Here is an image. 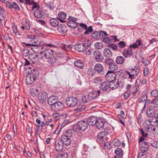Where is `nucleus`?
I'll use <instances>...</instances> for the list:
<instances>
[{"label": "nucleus", "instance_id": "nucleus-16", "mask_svg": "<svg viewBox=\"0 0 158 158\" xmlns=\"http://www.w3.org/2000/svg\"><path fill=\"white\" fill-rule=\"evenodd\" d=\"M97 118L94 116L90 117L87 118V122L88 125L90 126H93L95 125L97 122Z\"/></svg>", "mask_w": 158, "mask_h": 158}, {"label": "nucleus", "instance_id": "nucleus-27", "mask_svg": "<svg viewBox=\"0 0 158 158\" xmlns=\"http://www.w3.org/2000/svg\"><path fill=\"white\" fill-rule=\"evenodd\" d=\"M97 97V94L95 92L93 91L89 93L87 95V100L88 101L94 99Z\"/></svg>", "mask_w": 158, "mask_h": 158}, {"label": "nucleus", "instance_id": "nucleus-57", "mask_svg": "<svg viewBox=\"0 0 158 158\" xmlns=\"http://www.w3.org/2000/svg\"><path fill=\"white\" fill-rule=\"evenodd\" d=\"M137 158H147V156L144 153L139 152Z\"/></svg>", "mask_w": 158, "mask_h": 158}, {"label": "nucleus", "instance_id": "nucleus-23", "mask_svg": "<svg viewBox=\"0 0 158 158\" xmlns=\"http://www.w3.org/2000/svg\"><path fill=\"white\" fill-rule=\"evenodd\" d=\"M123 54L126 58L130 57L132 55V49L131 48H129L124 50L123 52Z\"/></svg>", "mask_w": 158, "mask_h": 158}, {"label": "nucleus", "instance_id": "nucleus-21", "mask_svg": "<svg viewBox=\"0 0 158 158\" xmlns=\"http://www.w3.org/2000/svg\"><path fill=\"white\" fill-rule=\"evenodd\" d=\"M109 84L110 85V88L113 89H117L119 85V81H111L109 82Z\"/></svg>", "mask_w": 158, "mask_h": 158}, {"label": "nucleus", "instance_id": "nucleus-7", "mask_svg": "<svg viewBox=\"0 0 158 158\" xmlns=\"http://www.w3.org/2000/svg\"><path fill=\"white\" fill-rule=\"evenodd\" d=\"M48 98V94L44 91L40 92L38 96V98L39 102L41 104L46 101V99Z\"/></svg>", "mask_w": 158, "mask_h": 158}, {"label": "nucleus", "instance_id": "nucleus-10", "mask_svg": "<svg viewBox=\"0 0 158 158\" xmlns=\"http://www.w3.org/2000/svg\"><path fill=\"white\" fill-rule=\"evenodd\" d=\"M156 110L155 108L153 106H149L146 111L147 115L150 117H156Z\"/></svg>", "mask_w": 158, "mask_h": 158}, {"label": "nucleus", "instance_id": "nucleus-60", "mask_svg": "<svg viewBox=\"0 0 158 158\" xmlns=\"http://www.w3.org/2000/svg\"><path fill=\"white\" fill-rule=\"evenodd\" d=\"M102 43H96L94 44V46L96 49H100L102 47Z\"/></svg>", "mask_w": 158, "mask_h": 158}, {"label": "nucleus", "instance_id": "nucleus-41", "mask_svg": "<svg viewBox=\"0 0 158 158\" xmlns=\"http://www.w3.org/2000/svg\"><path fill=\"white\" fill-rule=\"evenodd\" d=\"M103 142L102 146L105 149H110L111 146L110 143L109 142L105 143V142Z\"/></svg>", "mask_w": 158, "mask_h": 158}, {"label": "nucleus", "instance_id": "nucleus-44", "mask_svg": "<svg viewBox=\"0 0 158 158\" xmlns=\"http://www.w3.org/2000/svg\"><path fill=\"white\" fill-rule=\"evenodd\" d=\"M99 32L100 34L99 35V36H100V38H101L102 40L104 37L108 35L106 32L105 31H99Z\"/></svg>", "mask_w": 158, "mask_h": 158}, {"label": "nucleus", "instance_id": "nucleus-13", "mask_svg": "<svg viewBox=\"0 0 158 158\" xmlns=\"http://www.w3.org/2000/svg\"><path fill=\"white\" fill-rule=\"evenodd\" d=\"M58 101V98L56 96L52 95L48 99V104L52 106L55 104Z\"/></svg>", "mask_w": 158, "mask_h": 158}, {"label": "nucleus", "instance_id": "nucleus-20", "mask_svg": "<svg viewBox=\"0 0 158 158\" xmlns=\"http://www.w3.org/2000/svg\"><path fill=\"white\" fill-rule=\"evenodd\" d=\"M100 89L104 91H106L110 88V85L109 84V82H104L100 84Z\"/></svg>", "mask_w": 158, "mask_h": 158}, {"label": "nucleus", "instance_id": "nucleus-30", "mask_svg": "<svg viewBox=\"0 0 158 158\" xmlns=\"http://www.w3.org/2000/svg\"><path fill=\"white\" fill-rule=\"evenodd\" d=\"M103 52L104 56L106 58H109L112 56V52L107 48H106L104 49Z\"/></svg>", "mask_w": 158, "mask_h": 158}, {"label": "nucleus", "instance_id": "nucleus-61", "mask_svg": "<svg viewBox=\"0 0 158 158\" xmlns=\"http://www.w3.org/2000/svg\"><path fill=\"white\" fill-rule=\"evenodd\" d=\"M61 48L64 50L67 51L69 49V45L64 44L61 46Z\"/></svg>", "mask_w": 158, "mask_h": 158}, {"label": "nucleus", "instance_id": "nucleus-17", "mask_svg": "<svg viewBox=\"0 0 158 158\" xmlns=\"http://www.w3.org/2000/svg\"><path fill=\"white\" fill-rule=\"evenodd\" d=\"M44 11L39 10L38 9L35 10L34 12V15L36 18H40L42 17L45 15Z\"/></svg>", "mask_w": 158, "mask_h": 158}, {"label": "nucleus", "instance_id": "nucleus-8", "mask_svg": "<svg viewBox=\"0 0 158 158\" xmlns=\"http://www.w3.org/2000/svg\"><path fill=\"white\" fill-rule=\"evenodd\" d=\"M116 77V74L114 73L110 72V70L108 71L106 76V79L109 82L115 81Z\"/></svg>", "mask_w": 158, "mask_h": 158}, {"label": "nucleus", "instance_id": "nucleus-63", "mask_svg": "<svg viewBox=\"0 0 158 158\" xmlns=\"http://www.w3.org/2000/svg\"><path fill=\"white\" fill-rule=\"evenodd\" d=\"M44 126H45V123L44 121H42L40 125H37V129L41 131L43 127Z\"/></svg>", "mask_w": 158, "mask_h": 158}, {"label": "nucleus", "instance_id": "nucleus-4", "mask_svg": "<svg viewBox=\"0 0 158 158\" xmlns=\"http://www.w3.org/2000/svg\"><path fill=\"white\" fill-rule=\"evenodd\" d=\"M38 76V74H35L32 73L28 74L26 77L25 82L27 85L33 83L35 81L36 78Z\"/></svg>", "mask_w": 158, "mask_h": 158}, {"label": "nucleus", "instance_id": "nucleus-11", "mask_svg": "<svg viewBox=\"0 0 158 158\" xmlns=\"http://www.w3.org/2000/svg\"><path fill=\"white\" fill-rule=\"evenodd\" d=\"M63 143L60 139H57L55 141V148L58 152H60L62 151L63 148H64V145L63 144Z\"/></svg>", "mask_w": 158, "mask_h": 158}, {"label": "nucleus", "instance_id": "nucleus-3", "mask_svg": "<svg viewBox=\"0 0 158 158\" xmlns=\"http://www.w3.org/2000/svg\"><path fill=\"white\" fill-rule=\"evenodd\" d=\"M69 130H67L64 133L61 138L60 140L64 145V148L65 150L68 151L69 149Z\"/></svg>", "mask_w": 158, "mask_h": 158}, {"label": "nucleus", "instance_id": "nucleus-24", "mask_svg": "<svg viewBox=\"0 0 158 158\" xmlns=\"http://www.w3.org/2000/svg\"><path fill=\"white\" fill-rule=\"evenodd\" d=\"M77 103V100L76 98L70 97V107H73L76 106Z\"/></svg>", "mask_w": 158, "mask_h": 158}, {"label": "nucleus", "instance_id": "nucleus-32", "mask_svg": "<svg viewBox=\"0 0 158 158\" xmlns=\"http://www.w3.org/2000/svg\"><path fill=\"white\" fill-rule=\"evenodd\" d=\"M109 68L110 69V72L114 73V72L116 71L118 69V66L114 62L109 67Z\"/></svg>", "mask_w": 158, "mask_h": 158}, {"label": "nucleus", "instance_id": "nucleus-59", "mask_svg": "<svg viewBox=\"0 0 158 158\" xmlns=\"http://www.w3.org/2000/svg\"><path fill=\"white\" fill-rule=\"evenodd\" d=\"M102 40L103 42L106 43L107 44L109 43L110 41V39L108 37H106V36L104 37L103 38Z\"/></svg>", "mask_w": 158, "mask_h": 158}, {"label": "nucleus", "instance_id": "nucleus-19", "mask_svg": "<svg viewBox=\"0 0 158 158\" xmlns=\"http://www.w3.org/2000/svg\"><path fill=\"white\" fill-rule=\"evenodd\" d=\"M58 19L60 21L61 23H64L65 22L64 20L66 19V14L63 12H60L58 14Z\"/></svg>", "mask_w": 158, "mask_h": 158}, {"label": "nucleus", "instance_id": "nucleus-35", "mask_svg": "<svg viewBox=\"0 0 158 158\" xmlns=\"http://www.w3.org/2000/svg\"><path fill=\"white\" fill-rule=\"evenodd\" d=\"M45 6L47 8L51 10H53L55 7L54 3L51 2L46 3Z\"/></svg>", "mask_w": 158, "mask_h": 158}, {"label": "nucleus", "instance_id": "nucleus-49", "mask_svg": "<svg viewBox=\"0 0 158 158\" xmlns=\"http://www.w3.org/2000/svg\"><path fill=\"white\" fill-rule=\"evenodd\" d=\"M118 45L120 48H122L126 46V44L124 41H120L118 43Z\"/></svg>", "mask_w": 158, "mask_h": 158}, {"label": "nucleus", "instance_id": "nucleus-42", "mask_svg": "<svg viewBox=\"0 0 158 158\" xmlns=\"http://www.w3.org/2000/svg\"><path fill=\"white\" fill-rule=\"evenodd\" d=\"M93 31V27L90 26L88 27H87V28L85 29V31L84 32V34H89V33H92Z\"/></svg>", "mask_w": 158, "mask_h": 158}, {"label": "nucleus", "instance_id": "nucleus-36", "mask_svg": "<svg viewBox=\"0 0 158 158\" xmlns=\"http://www.w3.org/2000/svg\"><path fill=\"white\" fill-rule=\"evenodd\" d=\"M31 95L34 97L39 94V90L36 88L31 89L30 91Z\"/></svg>", "mask_w": 158, "mask_h": 158}, {"label": "nucleus", "instance_id": "nucleus-55", "mask_svg": "<svg viewBox=\"0 0 158 158\" xmlns=\"http://www.w3.org/2000/svg\"><path fill=\"white\" fill-rule=\"evenodd\" d=\"M87 95L82 96L81 98V101L84 103H86L88 102H89V101H88V100H87Z\"/></svg>", "mask_w": 158, "mask_h": 158}, {"label": "nucleus", "instance_id": "nucleus-56", "mask_svg": "<svg viewBox=\"0 0 158 158\" xmlns=\"http://www.w3.org/2000/svg\"><path fill=\"white\" fill-rule=\"evenodd\" d=\"M152 103L154 106L156 108H158V99L155 98L152 101Z\"/></svg>", "mask_w": 158, "mask_h": 158}, {"label": "nucleus", "instance_id": "nucleus-48", "mask_svg": "<svg viewBox=\"0 0 158 158\" xmlns=\"http://www.w3.org/2000/svg\"><path fill=\"white\" fill-rule=\"evenodd\" d=\"M114 145L115 147H118L121 144V142L118 139H115L114 140Z\"/></svg>", "mask_w": 158, "mask_h": 158}, {"label": "nucleus", "instance_id": "nucleus-14", "mask_svg": "<svg viewBox=\"0 0 158 158\" xmlns=\"http://www.w3.org/2000/svg\"><path fill=\"white\" fill-rule=\"evenodd\" d=\"M93 54L96 61L99 62L102 61L103 59V57L99 51L98 50H95Z\"/></svg>", "mask_w": 158, "mask_h": 158}, {"label": "nucleus", "instance_id": "nucleus-62", "mask_svg": "<svg viewBox=\"0 0 158 158\" xmlns=\"http://www.w3.org/2000/svg\"><path fill=\"white\" fill-rule=\"evenodd\" d=\"M25 3L28 5H32L35 3V2L33 0H25Z\"/></svg>", "mask_w": 158, "mask_h": 158}, {"label": "nucleus", "instance_id": "nucleus-1", "mask_svg": "<svg viewBox=\"0 0 158 158\" xmlns=\"http://www.w3.org/2000/svg\"><path fill=\"white\" fill-rule=\"evenodd\" d=\"M37 48L41 49V51L38 52L37 54L35 55L32 60L35 58V57L37 58L39 60L44 61L46 59L48 60V61L52 65H55L58 61V59L53 54L54 50L42 46H36Z\"/></svg>", "mask_w": 158, "mask_h": 158}, {"label": "nucleus", "instance_id": "nucleus-37", "mask_svg": "<svg viewBox=\"0 0 158 158\" xmlns=\"http://www.w3.org/2000/svg\"><path fill=\"white\" fill-rule=\"evenodd\" d=\"M68 152H65L61 154H58L56 158H68Z\"/></svg>", "mask_w": 158, "mask_h": 158}, {"label": "nucleus", "instance_id": "nucleus-26", "mask_svg": "<svg viewBox=\"0 0 158 158\" xmlns=\"http://www.w3.org/2000/svg\"><path fill=\"white\" fill-rule=\"evenodd\" d=\"M58 19L52 18L49 21V23L53 27H56L58 26L59 22Z\"/></svg>", "mask_w": 158, "mask_h": 158}, {"label": "nucleus", "instance_id": "nucleus-34", "mask_svg": "<svg viewBox=\"0 0 158 158\" xmlns=\"http://www.w3.org/2000/svg\"><path fill=\"white\" fill-rule=\"evenodd\" d=\"M86 107L82 104L78 106L76 109H75L74 111L76 112H78L80 111H84L85 110Z\"/></svg>", "mask_w": 158, "mask_h": 158}, {"label": "nucleus", "instance_id": "nucleus-58", "mask_svg": "<svg viewBox=\"0 0 158 158\" xmlns=\"http://www.w3.org/2000/svg\"><path fill=\"white\" fill-rule=\"evenodd\" d=\"M151 95L153 97H157L158 96V91L156 89L152 90L151 91Z\"/></svg>", "mask_w": 158, "mask_h": 158}, {"label": "nucleus", "instance_id": "nucleus-25", "mask_svg": "<svg viewBox=\"0 0 158 158\" xmlns=\"http://www.w3.org/2000/svg\"><path fill=\"white\" fill-rule=\"evenodd\" d=\"M58 31L60 33L64 34L67 31V28L66 26H65L63 24H60L57 27V28Z\"/></svg>", "mask_w": 158, "mask_h": 158}, {"label": "nucleus", "instance_id": "nucleus-5", "mask_svg": "<svg viewBox=\"0 0 158 158\" xmlns=\"http://www.w3.org/2000/svg\"><path fill=\"white\" fill-rule=\"evenodd\" d=\"M104 124L105 122L104 119L99 118H98L95 125H96V127L98 129L102 128L104 130L107 131L108 130L107 128L106 127H105Z\"/></svg>", "mask_w": 158, "mask_h": 158}, {"label": "nucleus", "instance_id": "nucleus-47", "mask_svg": "<svg viewBox=\"0 0 158 158\" xmlns=\"http://www.w3.org/2000/svg\"><path fill=\"white\" fill-rule=\"evenodd\" d=\"M93 52V51L92 49H87L85 50V51L84 53L87 56H90L91 55V53Z\"/></svg>", "mask_w": 158, "mask_h": 158}, {"label": "nucleus", "instance_id": "nucleus-50", "mask_svg": "<svg viewBox=\"0 0 158 158\" xmlns=\"http://www.w3.org/2000/svg\"><path fill=\"white\" fill-rule=\"evenodd\" d=\"M78 26V23L76 22H70V27L72 28H76Z\"/></svg>", "mask_w": 158, "mask_h": 158}, {"label": "nucleus", "instance_id": "nucleus-28", "mask_svg": "<svg viewBox=\"0 0 158 158\" xmlns=\"http://www.w3.org/2000/svg\"><path fill=\"white\" fill-rule=\"evenodd\" d=\"M114 152L116 155L115 156H118V157L120 158H122L123 152L121 148H117L115 150Z\"/></svg>", "mask_w": 158, "mask_h": 158}, {"label": "nucleus", "instance_id": "nucleus-39", "mask_svg": "<svg viewBox=\"0 0 158 158\" xmlns=\"http://www.w3.org/2000/svg\"><path fill=\"white\" fill-rule=\"evenodd\" d=\"M114 62L113 60L111 58H108L105 60V64L109 66V67Z\"/></svg>", "mask_w": 158, "mask_h": 158}, {"label": "nucleus", "instance_id": "nucleus-53", "mask_svg": "<svg viewBox=\"0 0 158 158\" xmlns=\"http://www.w3.org/2000/svg\"><path fill=\"white\" fill-rule=\"evenodd\" d=\"M29 51L27 49H24L22 52V54L23 56H27L29 55Z\"/></svg>", "mask_w": 158, "mask_h": 158}, {"label": "nucleus", "instance_id": "nucleus-52", "mask_svg": "<svg viewBox=\"0 0 158 158\" xmlns=\"http://www.w3.org/2000/svg\"><path fill=\"white\" fill-rule=\"evenodd\" d=\"M138 87V84H137L136 82L135 85L132 88V89L133 90V92L132 93L133 95H134L135 92L137 91Z\"/></svg>", "mask_w": 158, "mask_h": 158}, {"label": "nucleus", "instance_id": "nucleus-54", "mask_svg": "<svg viewBox=\"0 0 158 158\" xmlns=\"http://www.w3.org/2000/svg\"><path fill=\"white\" fill-rule=\"evenodd\" d=\"M56 56L59 58H61L64 56V54L61 52L58 51L56 53Z\"/></svg>", "mask_w": 158, "mask_h": 158}, {"label": "nucleus", "instance_id": "nucleus-15", "mask_svg": "<svg viewBox=\"0 0 158 158\" xmlns=\"http://www.w3.org/2000/svg\"><path fill=\"white\" fill-rule=\"evenodd\" d=\"M88 45L85 42L79 44L75 45V48L78 52H83L86 49L85 47Z\"/></svg>", "mask_w": 158, "mask_h": 158}, {"label": "nucleus", "instance_id": "nucleus-9", "mask_svg": "<svg viewBox=\"0 0 158 158\" xmlns=\"http://www.w3.org/2000/svg\"><path fill=\"white\" fill-rule=\"evenodd\" d=\"M64 108V105L60 102H57L52 107V109L54 111H61Z\"/></svg>", "mask_w": 158, "mask_h": 158}, {"label": "nucleus", "instance_id": "nucleus-38", "mask_svg": "<svg viewBox=\"0 0 158 158\" xmlns=\"http://www.w3.org/2000/svg\"><path fill=\"white\" fill-rule=\"evenodd\" d=\"M12 27L13 29V34L14 35L17 36L21 35L19 34L17 29L16 26L14 24H13L12 25Z\"/></svg>", "mask_w": 158, "mask_h": 158}, {"label": "nucleus", "instance_id": "nucleus-12", "mask_svg": "<svg viewBox=\"0 0 158 158\" xmlns=\"http://www.w3.org/2000/svg\"><path fill=\"white\" fill-rule=\"evenodd\" d=\"M6 6L10 9L14 8L15 10L18 11L20 10V8L18 4L15 2H13L12 3H10L8 1L6 2Z\"/></svg>", "mask_w": 158, "mask_h": 158}, {"label": "nucleus", "instance_id": "nucleus-2", "mask_svg": "<svg viewBox=\"0 0 158 158\" xmlns=\"http://www.w3.org/2000/svg\"><path fill=\"white\" fill-rule=\"evenodd\" d=\"M88 123L85 121L81 120L78 122L77 125H72L70 127V131H72L79 132L80 131H84L88 127Z\"/></svg>", "mask_w": 158, "mask_h": 158}, {"label": "nucleus", "instance_id": "nucleus-31", "mask_svg": "<svg viewBox=\"0 0 158 158\" xmlns=\"http://www.w3.org/2000/svg\"><path fill=\"white\" fill-rule=\"evenodd\" d=\"M74 64L75 66L80 69H83L84 68V66L80 60H78L75 61L74 62Z\"/></svg>", "mask_w": 158, "mask_h": 158}, {"label": "nucleus", "instance_id": "nucleus-18", "mask_svg": "<svg viewBox=\"0 0 158 158\" xmlns=\"http://www.w3.org/2000/svg\"><path fill=\"white\" fill-rule=\"evenodd\" d=\"M149 147V145L147 142L145 141H143L142 142V146L139 148V149L141 151L140 152L144 153V152H147L148 149Z\"/></svg>", "mask_w": 158, "mask_h": 158}, {"label": "nucleus", "instance_id": "nucleus-22", "mask_svg": "<svg viewBox=\"0 0 158 158\" xmlns=\"http://www.w3.org/2000/svg\"><path fill=\"white\" fill-rule=\"evenodd\" d=\"M108 135V133L106 131H102L98 133L97 135V138L101 141H103L105 137Z\"/></svg>", "mask_w": 158, "mask_h": 158}, {"label": "nucleus", "instance_id": "nucleus-40", "mask_svg": "<svg viewBox=\"0 0 158 158\" xmlns=\"http://www.w3.org/2000/svg\"><path fill=\"white\" fill-rule=\"evenodd\" d=\"M100 34L99 32L95 31L91 35L92 37L95 39H100Z\"/></svg>", "mask_w": 158, "mask_h": 158}, {"label": "nucleus", "instance_id": "nucleus-51", "mask_svg": "<svg viewBox=\"0 0 158 158\" xmlns=\"http://www.w3.org/2000/svg\"><path fill=\"white\" fill-rule=\"evenodd\" d=\"M156 117H151V118H149L148 119L146 120V121L148 123L150 122H157L158 120L156 118Z\"/></svg>", "mask_w": 158, "mask_h": 158}, {"label": "nucleus", "instance_id": "nucleus-45", "mask_svg": "<svg viewBox=\"0 0 158 158\" xmlns=\"http://www.w3.org/2000/svg\"><path fill=\"white\" fill-rule=\"evenodd\" d=\"M107 47L114 50H117L118 48V46L114 44H109L107 45Z\"/></svg>", "mask_w": 158, "mask_h": 158}, {"label": "nucleus", "instance_id": "nucleus-64", "mask_svg": "<svg viewBox=\"0 0 158 158\" xmlns=\"http://www.w3.org/2000/svg\"><path fill=\"white\" fill-rule=\"evenodd\" d=\"M131 92L129 91H126L124 94V97L125 98L127 99L131 94Z\"/></svg>", "mask_w": 158, "mask_h": 158}, {"label": "nucleus", "instance_id": "nucleus-6", "mask_svg": "<svg viewBox=\"0 0 158 158\" xmlns=\"http://www.w3.org/2000/svg\"><path fill=\"white\" fill-rule=\"evenodd\" d=\"M139 72V69L135 66L134 68L131 69V73L127 71V74L128 75L129 78L132 79L135 76L138 75Z\"/></svg>", "mask_w": 158, "mask_h": 158}, {"label": "nucleus", "instance_id": "nucleus-46", "mask_svg": "<svg viewBox=\"0 0 158 158\" xmlns=\"http://www.w3.org/2000/svg\"><path fill=\"white\" fill-rule=\"evenodd\" d=\"M148 98V96L147 95L145 94L143 95L139 99V102H143L146 101Z\"/></svg>", "mask_w": 158, "mask_h": 158}, {"label": "nucleus", "instance_id": "nucleus-29", "mask_svg": "<svg viewBox=\"0 0 158 158\" xmlns=\"http://www.w3.org/2000/svg\"><path fill=\"white\" fill-rule=\"evenodd\" d=\"M94 70L98 73L102 72L104 69L103 67L102 64H97L94 66Z\"/></svg>", "mask_w": 158, "mask_h": 158}, {"label": "nucleus", "instance_id": "nucleus-33", "mask_svg": "<svg viewBox=\"0 0 158 158\" xmlns=\"http://www.w3.org/2000/svg\"><path fill=\"white\" fill-rule=\"evenodd\" d=\"M124 61V58L122 56H118L115 60L116 63L118 64H122Z\"/></svg>", "mask_w": 158, "mask_h": 158}, {"label": "nucleus", "instance_id": "nucleus-43", "mask_svg": "<svg viewBox=\"0 0 158 158\" xmlns=\"http://www.w3.org/2000/svg\"><path fill=\"white\" fill-rule=\"evenodd\" d=\"M87 73L89 76L92 77L96 73L94 72L93 69L90 68L88 69Z\"/></svg>", "mask_w": 158, "mask_h": 158}]
</instances>
